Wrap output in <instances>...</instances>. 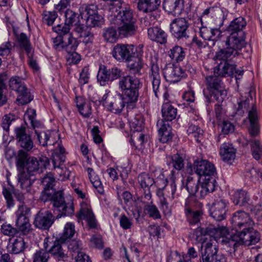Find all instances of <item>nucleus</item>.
<instances>
[{
	"mask_svg": "<svg viewBox=\"0 0 262 262\" xmlns=\"http://www.w3.org/2000/svg\"><path fill=\"white\" fill-rule=\"evenodd\" d=\"M49 164V159L45 156L36 158L29 157L27 152L20 149L16 157V166L18 171L17 180L20 187L27 189L33 184L35 179L32 178L37 174L42 173Z\"/></svg>",
	"mask_w": 262,
	"mask_h": 262,
	"instance_id": "f257e3e1",
	"label": "nucleus"
},
{
	"mask_svg": "<svg viewBox=\"0 0 262 262\" xmlns=\"http://www.w3.org/2000/svg\"><path fill=\"white\" fill-rule=\"evenodd\" d=\"M231 223L235 232L230 235L229 243H234V249L239 245L250 246L259 242L260 234L253 229L254 222L247 213L236 211L232 216Z\"/></svg>",
	"mask_w": 262,
	"mask_h": 262,
	"instance_id": "f03ea898",
	"label": "nucleus"
},
{
	"mask_svg": "<svg viewBox=\"0 0 262 262\" xmlns=\"http://www.w3.org/2000/svg\"><path fill=\"white\" fill-rule=\"evenodd\" d=\"M119 8V10L114 7L110 9L109 19L111 24L118 27V34L121 37L135 35L138 27L130 6L123 3Z\"/></svg>",
	"mask_w": 262,
	"mask_h": 262,
	"instance_id": "7ed1b4c3",
	"label": "nucleus"
},
{
	"mask_svg": "<svg viewBox=\"0 0 262 262\" xmlns=\"http://www.w3.org/2000/svg\"><path fill=\"white\" fill-rule=\"evenodd\" d=\"M225 42L226 48L216 52L215 57L217 59H233L241 54V51L246 45L244 33H230Z\"/></svg>",
	"mask_w": 262,
	"mask_h": 262,
	"instance_id": "20e7f679",
	"label": "nucleus"
},
{
	"mask_svg": "<svg viewBox=\"0 0 262 262\" xmlns=\"http://www.w3.org/2000/svg\"><path fill=\"white\" fill-rule=\"evenodd\" d=\"M217 75L207 76L205 78L206 88L204 90V95L206 102L210 103L215 101L222 102L227 95L223 83Z\"/></svg>",
	"mask_w": 262,
	"mask_h": 262,
	"instance_id": "39448f33",
	"label": "nucleus"
},
{
	"mask_svg": "<svg viewBox=\"0 0 262 262\" xmlns=\"http://www.w3.org/2000/svg\"><path fill=\"white\" fill-rule=\"evenodd\" d=\"M140 82L138 78L129 75L122 77L119 80V88L126 103L127 107L133 108L139 97Z\"/></svg>",
	"mask_w": 262,
	"mask_h": 262,
	"instance_id": "423d86ee",
	"label": "nucleus"
},
{
	"mask_svg": "<svg viewBox=\"0 0 262 262\" xmlns=\"http://www.w3.org/2000/svg\"><path fill=\"white\" fill-rule=\"evenodd\" d=\"M70 26L75 27V31L79 34L80 37L83 38V41L85 44L93 42L94 35L91 32V29L80 24L79 14L68 9L67 10V30H70Z\"/></svg>",
	"mask_w": 262,
	"mask_h": 262,
	"instance_id": "0eeeda50",
	"label": "nucleus"
},
{
	"mask_svg": "<svg viewBox=\"0 0 262 262\" xmlns=\"http://www.w3.org/2000/svg\"><path fill=\"white\" fill-rule=\"evenodd\" d=\"M81 18L86 19V27L101 26L103 23V18L98 14V7L94 4H84L79 9Z\"/></svg>",
	"mask_w": 262,
	"mask_h": 262,
	"instance_id": "6e6552de",
	"label": "nucleus"
},
{
	"mask_svg": "<svg viewBox=\"0 0 262 262\" xmlns=\"http://www.w3.org/2000/svg\"><path fill=\"white\" fill-rule=\"evenodd\" d=\"M9 85L11 90L16 91L18 94L16 100L17 104L23 105L29 103L33 99L29 91L20 77H11L9 80Z\"/></svg>",
	"mask_w": 262,
	"mask_h": 262,
	"instance_id": "1a4fd4ad",
	"label": "nucleus"
},
{
	"mask_svg": "<svg viewBox=\"0 0 262 262\" xmlns=\"http://www.w3.org/2000/svg\"><path fill=\"white\" fill-rule=\"evenodd\" d=\"M215 60L222 61L214 69V74L222 77L230 76H242L243 75V70H237L236 65L232 62L233 59H217L215 57Z\"/></svg>",
	"mask_w": 262,
	"mask_h": 262,
	"instance_id": "9d476101",
	"label": "nucleus"
},
{
	"mask_svg": "<svg viewBox=\"0 0 262 262\" xmlns=\"http://www.w3.org/2000/svg\"><path fill=\"white\" fill-rule=\"evenodd\" d=\"M103 105L110 112L114 114L120 113L126 103L124 96L120 94L112 95L110 93L104 94L102 97Z\"/></svg>",
	"mask_w": 262,
	"mask_h": 262,
	"instance_id": "9b49d317",
	"label": "nucleus"
},
{
	"mask_svg": "<svg viewBox=\"0 0 262 262\" xmlns=\"http://www.w3.org/2000/svg\"><path fill=\"white\" fill-rule=\"evenodd\" d=\"M135 48L132 45L117 44L112 52L113 57L119 61H129L135 55Z\"/></svg>",
	"mask_w": 262,
	"mask_h": 262,
	"instance_id": "f8f14e48",
	"label": "nucleus"
},
{
	"mask_svg": "<svg viewBox=\"0 0 262 262\" xmlns=\"http://www.w3.org/2000/svg\"><path fill=\"white\" fill-rule=\"evenodd\" d=\"M149 78L151 81L152 90L155 96L158 98L159 95L163 94L165 100L167 101V91L161 86L160 70L157 64H151Z\"/></svg>",
	"mask_w": 262,
	"mask_h": 262,
	"instance_id": "ddd939ff",
	"label": "nucleus"
},
{
	"mask_svg": "<svg viewBox=\"0 0 262 262\" xmlns=\"http://www.w3.org/2000/svg\"><path fill=\"white\" fill-rule=\"evenodd\" d=\"M76 217L79 222L80 220H84L90 228H95L97 224L95 216L92 211L90 203L82 201L80 203V208L76 214Z\"/></svg>",
	"mask_w": 262,
	"mask_h": 262,
	"instance_id": "4468645a",
	"label": "nucleus"
},
{
	"mask_svg": "<svg viewBox=\"0 0 262 262\" xmlns=\"http://www.w3.org/2000/svg\"><path fill=\"white\" fill-rule=\"evenodd\" d=\"M193 168L200 179L213 176L216 172L214 165L206 160H195L193 163Z\"/></svg>",
	"mask_w": 262,
	"mask_h": 262,
	"instance_id": "2eb2a0df",
	"label": "nucleus"
},
{
	"mask_svg": "<svg viewBox=\"0 0 262 262\" xmlns=\"http://www.w3.org/2000/svg\"><path fill=\"white\" fill-rule=\"evenodd\" d=\"M16 139L18 145L27 151L33 147V142L31 136L26 133V128L23 126L15 128Z\"/></svg>",
	"mask_w": 262,
	"mask_h": 262,
	"instance_id": "dca6fc26",
	"label": "nucleus"
},
{
	"mask_svg": "<svg viewBox=\"0 0 262 262\" xmlns=\"http://www.w3.org/2000/svg\"><path fill=\"white\" fill-rule=\"evenodd\" d=\"M188 28L187 21L182 17L175 18L170 24V32L176 38L178 39L188 37L187 34Z\"/></svg>",
	"mask_w": 262,
	"mask_h": 262,
	"instance_id": "f3484780",
	"label": "nucleus"
},
{
	"mask_svg": "<svg viewBox=\"0 0 262 262\" xmlns=\"http://www.w3.org/2000/svg\"><path fill=\"white\" fill-rule=\"evenodd\" d=\"M66 244V226L64 227L63 235L57 238L50 248H48L49 253L58 260H63L65 254L62 245Z\"/></svg>",
	"mask_w": 262,
	"mask_h": 262,
	"instance_id": "a211bd4d",
	"label": "nucleus"
},
{
	"mask_svg": "<svg viewBox=\"0 0 262 262\" xmlns=\"http://www.w3.org/2000/svg\"><path fill=\"white\" fill-rule=\"evenodd\" d=\"M78 43L77 39L70 35L68 38V44H67V62L69 64H77L81 60L80 55L75 52Z\"/></svg>",
	"mask_w": 262,
	"mask_h": 262,
	"instance_id": "6ab92c4d",
	"label": "nucleus"
},
{
	"mask_svg": "<svg viewBox=\"0 0 262 262\" xmlns=\"http://www.w3.org/2000/svg\"><path fill=\"white\" fill-rule=\"evenodd\" d=\"M54 216L49 211H39L35 216L34 224L38 228L49 229L54 222Z\"/></svg>",
	"mask_w": 262,
	"mask_h": 262,
	"instance_id": "aec40b11",
	"label": "nucleus"
},
{
	"mask_svg": "<svg viewBox=\"0 0 262 262\" xmlns=\"http://www.w3.org/2000/svg\"><path fill=\"white\" fill-rule=\"evenodd\" d=\"M184 72L179 66H167L163 70L165 80L170 83H176L184 77Z\"/></svg>",
	"mask_w": 262,
	"mask_h": 262,
	"instance_id": "412c9836",
	"label": "nucleus"
},
{
	"mask_svg": "<svg viewBox=\"0 0 262 262\" xmlns=\"http://www.w3.org/2000/svg\"><path fill=\"white\" fill-rule=\"evenodd\" d=\"M138 183L140 187L144 190V198L149 200L151 198L150 192V187L155 183V180L149 174L143 172L137 177Z\"/></svg>",
	"mask_w": 262,
	"mask_h": 262,
	"instance_id": "4be33fe9",
	"label": "nucleus"
},
{
	"mask_svg": "<svg viewBox=\"0 0 262 262\" xmlns=\"http://www.w3.org/2000/svg\"><path fill=\"white\" fill-rule=\"evenodd\" d=\"M211 216L216 221H222L225 218L226 203L223 200H217L210 209Z\"/></svg>",
	"mask_w": 262,
	"mask_h": 262,
	"instance_id": "5701e85b",
	"label": "nucleus"
},
{
	"mask_svg": "<svg viewBox=\"0 0 262 262\" xmlns=\"http://www.w3.org/2000/svg\"><path fill=\"white\" fill-rule=\"evenodd\" d=\"M63 191L60 190L55 192V190L52 192V195H48L51 198L53 203V206L58 209L60 212L57 215V219L61 217L66 215V204L63 196Z\"/></svg>",
	"mask_w": 262,
	"mask_h": 262,
	"instance_id": "b1692460",
	"label": "nucleus"
},
{
	"mask_svg": "<svg viewBox=\"0 0 262 262\" xmlns=\"http://www.w3.org/2000/svg\"><path fill=\"white\" fill-rule=\"evenodd\" d=\"M27 247V243L20 236L10 239L7 246L8 251L14 254L23 253Z\"/></svg>",
	"mask_w": 262,
	"mask_h": 262,
	"instance_id": "393cba45",
	"label": "nucleus"
},
{
	"mask_svg": "<svg viewBox=\"0 0 262 262\" xmlns=\"http://www.w3.org/2000/svg\"><path fill=\"white\" fill-rule=\"evenodd\" d=\"M166 184L162 188H158L156 191L158 196H166L168 199L172 200L175 198L177 186L174 179L172 178L170 183L166 181Z\"/></svg>",
	"mask_w": 262,
	"mask_h": 262,
	"instance_id": "a878e982",
	"label": "nucleus"
},
{
	"mask_svg": "<svg viewBox=\"0 0 262 262\" xmlns=\"http://www.w3.org/2000/svg\"><path fill=\"white\" fill-rule=\"evenodd\" d=\"M220 155L224 161L231 163L235 158L236 149L232 144L224 143L220 147Z\"/></svg>",
	"mask_w": 262,
	"mask_h": 262,
	"instance_id": "bb28decb",
	"label": "nucleus"
},
{
	"mask_svg": "<svg viewBox=\"0 0 262 262\" xmlns=\"http://www.w3.org/2000/svg\"><path fill=\"white\" fill-rule=\"evenodd\" d=\"M208 231H209V237H213L215 241H217L221 237L224 238L225 237L226 238L228 239L227 242L229 243V245L233 246L234 243H229L230 236L229 237H227V235H228V231L227 228L223 226L215 227L214 225H210L208 226Z\"/></svg>",
	"mask_w": 262,
	"mask_h": 262,
	"instance_id": "cd10ccee",
	"label": "nucleus"
},
{
	"mask_svg": "<svg viewBox=\"0 0 262 262\" xmlns=\"http://www.w3.org/2000/svg\"><path fill=\"white\" fill-rule=\"evenodd\" d=\"M148 37L154 41L163 44L166 42L167 35L161 28L155 27H151L147 31Z\"/></svg>",
	"mask_w": 262,
	"mask_h": 262,
	"instance_id": "c85d7f7f",
	"label": "nucleus"
},
{
	"mask_svg": "<svg viewBox=\"0 0 262 262\" xmlns=\"http://www.w3.org/2000/svg\"><path fill=\"white\" fill-rule=\"evenodd\" d=\"M200 180H202L201 190L199 192L201 197H204L208 193L212 192L215 190L216 181L213 176L203 178Z\"/></svg>",
	"mask_w": 262,
	"mask_h": 262,
	"instance_id": "c756f323",
	"label": "nucleus"
},
{
	"mask_svg": "<svg viewBox=\"0 0 262 262\" xmlns=\"http://www.w3.org/2000/svg\"><path fill=\"white\" fill-rule=\"evenodd\" d=\"M49 238H45L43 242V249L36 250L33 254L32 262H48L50 255L48 251Z\"/></svg>",
	"mask_w": 262,
	"mask_h": 262,
	"instance_id": "7c9ffc66",
	"label": "nucleus"
},
{
	"mask_svg": "<svg viewBox=\"0 0 262 262\" xmlns=\"http://www.w3.org/2000/svg\"><path fill=\"white\" fill-rule=\"evenodd\" d=\"M53 29L58 34L53 40L55 49L58 51L62 50L65 47L63 36L66 34V23L63 26L58 25L53 27Z\"/></svg>",
	"mask_w": 262,
	"mask_h": 262,
	"instance_id": "2f4dec72",
	"label": "nucleus"
},
{
	"mask_svg": "<svg viewBox=\"0 0 262 262\" xmlns=\"http://www.w3.org/2000/svg\"><path fill=\"white\" fill-rule=\"evenodd\" d=\"M64 152L65 149L63 146H59L55 150L52 158L53 164L55 168L57 167L61 169L66 168Z\"/></svg>",
	"mask_w": 262,
	"mask_h": 262,
	"instance_id": "473e14b6",
	"label": "nucleus"
},
{
	"mask_svg": "<svg viewBox=\"0 0 262 262\" xmlns=\"http://www.w3.org/2000/svg\"><path fill=\"white\" fill-rule=\"evenodd\" d=\"M163 7L166 12L174 15L180 14L182 9L180 0H165Z\"/></svg>",
	"mask_w": 262,
	"mask_h": 262,
	"instance_id": "72a5a7b5",
	"label": "nucleus"
},
{
	"mask_svg": "<svg viewBox=\"0 0 262 262\" xmlns=\"http://www.w3.org/2000/svg\"><path fill=\"white\" fill-rule=\"evenodd\" d=\"M162 114L163 120L171 121L174 119L177 115V109L169 102H164L162 105Z\"/></svg>",
	"mask_w": 262,
	"mask_h": 262,
	"instance_id": "f704fd0d",
	"label": "nucleus"
},
{
	"mask_svg": "<svg viewBox=\"0 0 262 262\" xmlns=\"http://www.w3.org/2000/svg\"><path fill=\"white\" fill-rule=\"evenodd\" d=\"M232 200L235 205L243 206L246 205L248 203L249 196L246 191L237 190L232 194Z\"/></svg>",
	"mask_w": 262,
	"mask_h": 262,
	"instance_id": "c9c22d12",
	"label": "nucleus"
},
{
	"mask_svg": "<svg viewBox=\"0 0 262 262\" xmlns=\"http://www.w3.org/2000/svg\"><path fill=\"white\" fill-rule=\"evenodd\" d=\"M130 128L133 132H141L144 128L143 118L141 114H135L129 120Z\"/></svg>",
	"mask_w": 262,
	"mask_h": 262,
	"instance_id": "e433bc0d",
	"label": "nucleus"
},
{
	"mask_svg": "<svg viewBox=\"0 0 262 262\" xmlns=\"http://www.w3.org/2000/svg\"><path fill=\"white\" fill-rule=\"evenodd\" d=\"M246 25L245 18L243 17H239L231 21L227 28V31L230 33L243 32L242 30L245 28Z\"/></svg>",
	"mask_w": 262,
	"mask_h": 262,
	"instance_id": "4c0bfd02",
	"label": "nucleus"
},
{
	"mask_svg": "<svg viewBox=\"0 0 262 262\" xmlns=\"http://www.w3.org/2000/svg\"><path fill=\"white\" fill-rule=\"evenodd\" d=\"M157 9L154 10H141L143 12L146 13L147 14L141 19V24L145 27H149L156 24L157 17L159 16L158 12L156 11Z\"/></svg>",
	"mask_w": 262,
	"mask_h": 262,
	"instance_id": "58836bf2",
	"label": "nucleus"
},
{
	"mask_svg": "<svg viewBox=\"0 0 262 262\" xmlns=\"http://www.w3.org/2000/svg\"><path fill=\"white\" fill-rule=\"evenodd\" d=\"M41 183L44 186L45 194L47 195H52V192L54 191L53 188L55 183L53 175L51 173H48L47 176L43 177Z\"/></svg>",
	"mask_w": 262,
	"mask_h": 262,
	"instance_id": "ea45409f",
	"label": "nucleus"
},
{
	"mask_svg": "<svg viewBox=\"0 0 262 262\" xmlns=\"http://www.w3.org/2000/svg\"><path fill=\"white\" fill-rule=\"evenodd\" d=\"M97 77L98 82L101 85H105L111 81L109 69H108L104 65L100 64Z\"/></svg>",
	"mask_w": 262,
	"mask_h": 262,
	"instance_id": "a19ab883",
	"label": "nucleus"
},
{
	"mask_svg": "<svg viewBox=\"0 0 262 262\" xmlns=\"http://www.w3.org/2000/svg\"><path fill=\"white\" fill-rule=\"evenodd\" d=\"M161 2V0H142V1H139L138 8L139 10L144 11L158 9Z\"/></svg>",
	"mask_w": 262,
	"mask_h": 262,
	"instance_id": "79ce46f5",
	"label": "nucleus"
},
{
	"mask_svg": "<svg viewBox=\"0 0 262 262\" xmlns=\"http://www.w3.org/2000/svg\"><path fill=\"white\" fill-rule=\"evenodd\" d=\"M187 132L190 138H194L197 142H200L203 139L204 132L198 125L190 124Z\"/></svg>",
	"mask_w": 262,
	"mask_h": 262,
	"instance_id": "37998d69",
	"label": "nucleus"
},
{
	"mask_svg": "<svg viewBox=\"0 0 262 262\" xmlns=\"http://www.w3.org/2000/svg\"><path fill=\"white\" fill-rule=\"evenodd\" d=\"M169 55L173 60L178 62L184 59L186 55L185 50L180 46H176L170 50Z\"/></svg>",
	"mask_w": 262,
	"mask_h": 262,
	"instance_id": "c03bdc74",
	"label": "nucleus"
},
{
	"mask_svg": "<svg viewBox=\"0 0 262 262\" xmlns=\"http://www.w3.org/2000/svg\"><path fill=\"white\" fill-rule=\"evenodd\" d=\"M185 211L188 221L190 224L195 225L200 221L203 214L202 211H192L190 208H186Z\"/></svg>",
	"mask_w": 262,
	"mask_h": 262,
	"instance_id": "a18cd8bd",
	"label": "nucleus"
},
{
	"mask_svg": "<svg viewBox=\"0 0 262 262\" xmlns=\"http://www.w3.org/2000/svg\"><path fill=\"white\" fill-rule=\"evenodd\" d=\"M172 167L176 170H180L184 166V158L179 154H176L167 157Z\"/></svg>",
	"mask_w": 262,
	"mask_h": 262,
	"instance_id": "49530a36",
	"label": "nucleus"
},
{
	"mask_svg": "<svg viewBox=\"0 0 262 262\" xmlns=\"http://www.w3.org/2000/svg\"><path fill=\"white\" fill-rule=\"evenodd\" d=\"M127 61L128 62L127 67L131 73L134 74L140 73V71L143 66V63L141 59L137 58L132 60L130 58L129 61Z\"/></svg>",
	"mask_w": 262,
	"mask_h": 262,
	"instance_id": "de8ad7c7",
	"label": "nucleus"
},
{
	"mask_svg": "<svg viewBox=\"0 0 262 262\" xmlns=\"http://www.w3.org/2000/svg\"><path fill=\"white\" fill-rule=\"evenodd\" d=\"M18 40L20 48L25 50L28 56H29V54L32 52V48L28 37L25 33H21L18 37Z\"/></svg>",
	"mask_w": 262,
	"mask_h": 262,
	"instance_id": "09e8293b",
	"label": "nucleus"
},
{
	"mask_svg": "<svg viewBox=\"0 0 262 262\" xmlns=\"http://www.w3.org/2000/svg\"><path fill=\"white\" fill-rule=\"evenodd\" d=\"M186 181V187L189 193L191 195L198 193L200 195L198 184L193 178L191 176H188Z\"/></svg>",
	"mask_w": 262,
	"mask_h": 262,
	"instance_id": "8fccbe9b",
	"label": "nucleus"
},
{
	"mask_svg": "<svg viewBox=\"0 0 262 262\" xmlns=\"http://www.w3.org/2000/svg\"><path fill=\"white\" fill-rule=\"evenodd\" d=\"M251 148L253 158L256 160L262 159V145L259 141H252Z\"/></svg>",
	"mask_w": 262,
	"mask_h": 262,
	"instance_id": "3c124183",
	"label": "nucleus"
},
{
	"mask_svg": "<svg viewBox=\"0 0 262 262\" xmlns=\"http://www.w3.org/2000/svg\"><path fill=\"white\" fill-rule=\"evenodd\" d=\"M209 235L208 227L204 228L201 227L197 228L194 232V235L195 236V240L199 242L204 244L207 239L206 235Z\"/></svg>",
	"mask_w": 262,
	"mask_h": 262,
	"instance_id": "603ef678",
	"label": "nucleus"
},
{
	"mask_svg": "<svg viewBox=\"0 0 262 262\" xmlns=\"http://www.w3.org/2000/svg\"><path fill=\"white\" fill-rule=\"evenodd\" d=\"M35 133L37 136V139L39 144L43 146H46L48 144L53 145L54 143V141L50 140L52 133H43L42 134L38 133L36 130H35Z\"/></svg>",
	"mask_w": 262,
	"mask_h": 262,
	"instance_id": "864d4df0",
	"label": "nucleus"
},
{
	"mask_svg": "<svg viewBox=\"0 0 262 262\" xmlns=\"http://www.w3.org/2000/svg\"><path fill=\"white\" fill-rule=\"evenodd\" d=\"M16 226L18 231H20L24 234H28L31 229V225L29 223V219L22 221H16Z\"/></svg>",
	"mask_w": 262,
	"mask_h": 262,
	"instance_id": "5fc2aeb1",
	"label": "nucleus"
},
{
	"mask_svg": "<svg viewBox=\"0 0 262 262\" xmlns=\"http://www.w3.org/2000/svg\"><path fill=\"white\" fill-rule=\"evenodd\" d=\"M30 211L29 208L27 206L23 204L19 205L18 210L16 212V221H22L25 219H28V215L30 213Z\"/></svg>",
	"mask_w": 262,
	"mask_h": 262,
	"instance_id": "6e6d98bb",
	"label": "nucleus"
},
{
	"mask_svg": "<svg viewBox=\"0 0 262 262\" xmlns=\"http://www.w3.org/2000/svg\"><path fill=\"white\" fill-rule=\"evenodd\" d=\"M103 36L107 41L110 42H115L118 39L117 31L113 28H108L105 29Z\"/></svg>",
	"mask_w": 262,
	"mask_h": 262,
	"instance_id": "4d7b16f0",
	"label": "nucleus"
},
{
	"mask_svg": "<svg viewBox=\"0 0 262 262\" xmlns=\"http://www.w3.org/2000/svg\"><path fill=\"white\" fill-rule=\"evenodd\" d=\"M145 211L150 217L154 219H161V215L158 208L154 205L145 206Z\"/></svg>",
	"mask_w": 262,
	"mask_h": 262,
	"instance_id": "13d9d810",
	"label": "nucleus"
},
{
	"mask_svg": "<svg viewBox=\"0 0 262 262\" xmlns=\"http://www.w3.org/2000/svg\"><path fill=\"white\" fill-rule=\"evenodd\" d=\"M246 177L253 182H256L262 178V171L259 168L253 167L247 172Z\"/></svg>",
	"mask_w": 262,
	"mask_h": 262,
	"instance_id": "bf43d9fd",
	"label": "nucleus"
},
{
	"mask_svg": "<svg viewBox=\"0 0 262 262\" xmlns=\"http://www.w3.org/2000/svg\"><path fill=\"white\" fill-rule=\"evenodd\" d=\"M16 120V116L12 114H7L4 116L2 121V126L3 129L8 132L11 123Z\"/></svg>",
	"mask_w": 262,
	"mask_h": 262,
	"instance_id": "052dcab7",
	"label": "nucleus"
},
{
	"mask_svg": "<svg viewBox=\"0 0 262 262\" xmlns=\"http://www.w3.org/2000/svg\"><path fill=\"white\" fill-rule=\"evenodd\" d=\"M68 244V249L70 251L77 252H80V250L81 249V243L80 241L76 239H67V245Z\"/></svg>",
	"mask_w": 262,
	"mask_h": 262,
	"instance_id": "680f3d73",
	"label": "nucleus"
},
{
	"mask_svg": "<svg viewBox=\"0 0 262 262\" xmlns=\"http://www.w3.org/2000/svg\"><path fill=\"white\" fill-rule=\"evenodd\" d=\"M2 232L5 235L13 236L18 233L17 229L12 227L10 224H4L1 227Z\"/></svg>",
	"mask_w": 262,
	"mask_h": 262,
	"instance_id": "e2e57ef3",
	"label": "nucleus"
},
{
	"mask_svg": "<svg viewBox=\"0 0 262 262\" xmlns=\"http://www.w3.org/2000/svg\"><path fill=\"white\" fill-rule=\"evenodd\" d=\"M42 20L48 25H52L57 17V14L54 12L45 11L42 14Z\"/></svg>",
	"mask_w": 262,
	"mask_h": 262,
	"instance_id": "0e129e2a",
	"label": "nucleus"
},
{
	"mask_svg": "<svg viewBox=\"0 0 262 262\" xmlns=\"http://www.w3.org/2000/svg\"><path fill=\"white\" fill-rule=\"evenodd\" d=\"M222 12L219 8L209 7L203 11L202 16L210 15L212 17H216L217 18L218 16L220 17L222 16Z\"/></svg>",
	"mask_w": 262,
	"mask_h": 262,
	"instance_id": "69168bd1",
	"label": "nucleus"
},
{
	"mask_svg": "<svg viewBox=\"0 0 262 262\" xmlns=\"http://www.w3.org/2000/svg\"><path fill=\"white\" fill-rule=\"evenodd\" d=\"M90 180L99 193L100 194L104 193L103 187L98 175H95Z\"/></svg>",
	"mask_w": 262,
	"mask_h": 262,
	"instance_id": "338daca9",
	"label": "nucleus"
},
{
	"mask_svg": "<svg viewBox=\"0 0 262 262\" xmlns=\"http://www.w3.org/2000/svg\"><path fill=\"white\" fill-rule=\"evenodd\" d=\"M90 79V72L89 67H84L80 73L79 82L80 84L84 85L89 82Z\"/></svg>",
	"mask_w": 262,
	"mask_h": 262,
	"instance_id": "774afa93",
	"label": "nucleus"
}]
</instances>
